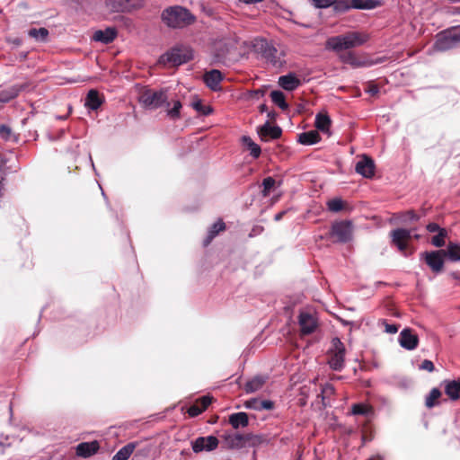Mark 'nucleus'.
I'll return each mask as SVG.
<instances>
[{
	"label": "nucleus",
	"instance_id": "obj_35",
	"mask_svg": "<svg viewBox=\"0 0 460 460\" xmlns=\"http://www.w3.org/2000/svg\"><path fill=\"white\" fill-rule=\"evenodd\" d=\"M440 396H441V391L437 387L432 388L430 390V392L429 393V394L425 398L426 407L429 409H431L434 406L438 405V400L440 398Z\"/></svg>",
	"mask_w": 460,
	"mask_h": 460
},
{
	"label": "nucleus",
	"instance_id": "obj_38",
	"mask_svg": "<svg viewBox=\"0 0 460 460\" xmlns=\"http://www.w3.org/2000/svg\"><path fill=\"white\" fill-rule=\"evenodd\" d=\"M264 438L261 435H255L252 433L244 434V447H255L263 443Z\"/></svg>",
	"mask_w": 460,
	"mask_h": 460
},
{
	"label": "nucleus",
	"instance_id": "obj_32",
	"mask_svg": "<svg viewBox=\"0 0 460 460\" xmlns=\"http://www.w3.org/2000/svg\"><path fill=\"white\" fill-rule=\"evenodd\" d=\"M351 9L371 10L376 8L379 2L377 0H351Z\"/></svg>",
	"mask_w": 460,
	"mask_h": 460
},
{
	"label": "nucleus",
	"instance_id": "obj_18",
	"mask_svg": "<svg viewBox=\"0 0 460 460\" xmlns=\"http://www.w3.org/2000/svg\"><path fill=\"white\" fill-rule=\"evenodd\" d=\"M29 87L28 83L17 84L10 86L7 89L0 91V103H7L15 99L21 92Z\"/></svg>",
	"mask_w": 460,
	"mask_h": 460
},
{
	"label": "nucleus",
	"instance_id": "obj_56",
	"mask_svg": "<svg viewBox=\"0 0 460 460\" xmlns=\"http://www.w3.org/2000/svg\"><path fill=\"white\" fill-rule=\"evenodd\" d=\"M426 229L430 233H438L442 228L437 223H429L427 225Z\"/></svg>",
	"mask_w": 460,
	"mask_h": 460
},
{
	"label": "nucleus",
	"instance_id": "obj_50",
	"mask_svg": "<svg viewBox=\"0 0 460 460\" xmlns=\"http://www.w3.org/2000/svg\"><path fill=\"white\" fill-rule=\"evenodd\" d=\"M211 402L212 398L210 396L204 395L197 402V404H199V407L202 408L204 411L210 405Z\"/></svg>",
	"mask_w": 460,
	"mask_h": 460
},
{
	"label": "nucleus",
	"instance_id": "obj_39",
	"mask_svg": "<svg viewBox=\"0 0 460 460\" xmlns=\"http://www.w3.org/2000/svg\"><path fill=\"white\" fill-rule=\"evenodd\" d=\"M372 407L366 403H355L351 406L352 415L367 416L372 413Z\"/></svg>",
	"mask_w": 460,
	"mask_h": 460
},
{
	"label": "nucleus",
	"instance_id": "obj_64",
	"mask_svg": "<svg viewBox=\"0 0 460 460\" xmlns=\"http://www.w3.org/2000/svg\"><path fill=\"white\" fill-rule=\"evenodd\" d=\"M3 191H4V184H3V182L0 181V198L3 196Z\"/></svg>",
	"mask_w": 460,
	"mask_h": 460
},
{
	"label": "nucleus",
	"instance_id": "obj_46",
	"mask_svg": "<svg viewBox=\"0 0 460 460\" xmlns=\"http://www.w3.org/2000/svg\"><path fill=\"white\" fill-rule=\"evenodd\" d=\"M181 109V102L177 100L173 102V106L172 109L167 111V115L173 120H176L180 118V111Z\"/></svg>",
	"mask_w": 460,
	"mask_h": 460
},
{
	"label": "nucleus",
	"instance_id": "obj_61",
	"mask_svg": "<svg viewBox=\"0 0 460 460\" xmlns=\"http://www.w3.org/2000/svg\"><path fill=\"white\" fill-rule=\"evenodd\" d=\"M259 110L261 113L263 112H266L268 108H267V105L266 104H261L260 107H259Z\"/></svg>",
	"mask_w": 460,
	"mask_h": 460
},
{
	"label": "nucleus",
	"instance_id": "obj_9",
	"mask_svg": "<svg viewBox=\"0 0 460 460\" xmlns=\"http://www.w3.org/2000/svg\"><path fill=\"white\" fill-rule=\"evenodd\" d=\"M234 39H221L214 43V59L216 62H224L231 50L235 49Z\"/></svg>",
	"mask_w": 460,
	"mask_h": 460
},
{
	"label": "nucleus",
	"instance_id": "obj_63",
	"mask_svg": "<svg viewBox=\"0 0 460 460\" xmlns=\"http://www.w3.org/2000/svg\"><path fill=\"white\" fill-rule=\"evenodd\" d=\"M352 59H353V57L351 55H349L348 58L346 59H344V60L346 62H349V63L352 64L353 63Z\"/></svg>",
	"mask_w": 460,
	"mask_h": 460
},
{
	"label": "nucleus",
	"instance_id": "obj_17",
	"mask_svg": "<svg viewBox=\"0 0 460 460\" xmlns=\"http://www.w3.org/2000/svg\"><path fill=\"white\" fill-rule=\"evenodd\" d=\"M443 252L444 251H432L421 254L427 265L436 273L442 271L444 268Z\"/></svg>",
	"mask_w": 460,
	"mask_h": 460
},
{
	"label": "nucleus",
	"instance_id": "obj_44",
	"mask_svg": "<svg viewBox=\"0 0 460 460\" xmlns=\"http://www.w3.org/2000/svg\"><path fill=\"white\" fill-rule=\"evenodd\" d=\"M447 235V232L445 228L441 229L438 234L434 235L431 240V243L435 247H442L445 245V239Z\"/></svg>",
	"mask_w": 460,
	"mask_h": 460
},
{
	"label": "nucleus",
	"instance_id": "obj_5",
	"mask_svg": "<svg viewBox=\"0 0 460 460\" xmlns=\"http://www.w3.org/2000/svg\"><path fill=\"white\" fill-rule=\"evenodd\" d=\"M330 235L335 242L346 243L353 238V224L350 220L335 221L332 224Z\"/></svg>",
	"mask_w": 460,
	"mask_h": 460
},
{
	"label": "nucleus",
	"instance_id": "obj_55",
	"mask_svg": "<svg viewBox=\"0 0 460 460\" xmlns=\"http://www.w3.org/2000/svg\"><path fill=\"white\" fill-rule=\"evenodd\" d=\"M365 91L371 95H376L379 93V87L373 83H369Z\"/></svg>",
	"mask_w": 460,
	"mask_h": 460
},
{
	"label": "nucleus",
	"instance_id": "obj_54",
	"mask_svg": "<svg viewBox=\"0 0 460 460\" xmlns=\"http://www.w3.org/2000/svg\"><path fill=\"white\" fill-rule=\"evenodd\" d=\"M263 231H264V227L262 226L256 225L252 228V230L249 234V237L252 238V237L260 235L261 234L263 233Z\"/></svg>",
	"mask_w": 460,
	"mask_h": 460
},
{
	"label": "nucleus",
	"instance_id": "obj_12",
	"mask_svg": "<svg viewBox=\"0 0 460 460\" xmlns=\"http://www.w3.org/2000/svg\"><path fill=\"white\" fill-rule=\"evenodd\" d=\"M256 46L258 51L269 63L274 66L281 65V61L278 58V49L273 44L268 42L266 40H261Z\"/></svg>",
	"mask_w": 460,
	"mask_h": 460
},
{
	"label": "nucleus",
	"instance_id": "obj_30",
	"mask_svg": "<svg viewBox=\"0 0 460 460\" xmlns=\"http://www.w3.org/2000/svg\"><path fill=\"white\" fill-rule=\"evenodd\" d=\"M443 254L451 261H460V243L449 242Z\"/></svg>",
	"mask_w": 460,
	"mask_h": 460
},
{
	"label": "nucleus",
	"instance_id": "obj_13",
	"mask_svg": "<svg viewBox=\"0 0 460 460\" xmlns=\"http://www.w3.org/2000/svg\"><path fill=\"white\" fill-rule=\"evenodd\" d=\"M390 236L392 238V244L396 246L400 252H404L411 238V230L396 228L390 233Z\"/></svg>",
	"mask_w": 460,
	"mask_h": 460
},
{
	"label": "nucleus",
	"instance_id": "obj_25",
	"mask_svg": "<svg viewBox=\"0 0 460 460\" xmlns=\"http://www.w3.org/2000/svg\"><path fill=\"white\" fill-rule=\"evenodd\" d=\"M230 425L234 429L245 428L249 425V418L246 412L239 411L229 416Z\"/></svg>",
	"mask_w": 460,
	"mask_h": 460
},
{
	"label": "nucleus",
	"instance_id": "obj_28",
	"mask_svg": "<svg viewBox=\"0 0 460 460\" xmlns=\"http://www.w3.org/2000/svg\"><path fill=\"white\" fill-rule=\"evenodd\" d=\"M315 128L323 133L330 135V128L332 124L331 118L327 114L318 113L315 116Z\"/></svg>",
	"mask_w": 460,
	"mask_h": 460
},
{
	"label": "nucleus",
	"instance_id": "obj_36",
	"mask_svg": "<svg viewBox=\"0 0 460 460\" xmlns=\"http://www.w3.org/2000/svg\"><path fill=\"white\" fill-rule=\"evenodd\" d=\"M270 98L272 102L279 106L281 110L286 111L288 108V104L286 102L285 95L281 91H272L270 93Z\"/></svg>",
	"mask_w": 460,
	"mask_h": 460
},
{
	"label": "nucleus",
	"instance_id": "obj_49",
	"mask_svg": "<svg viewBox=\"0 0 460 460\" xmlns=\"http://www.w3.org/2000/svg\"><path fill=\"white\" fill-rule=\"evenodd\" d=\"M260 404H261V400L260 399H256V398H252V399H250V400H247L244 403V406L247 408V409H252V410H255V411H260Z\"/></svg>",
	"mask_w": 460,
	"mask_h": 460
},
{
	"label": "nucleus",
	"instance_id": "obj_33",
	"mask_svg": "<svg viewBox=\"0 0 460 460\" xmlns=\"http://www.w3.org/2000/svg\"><path fill=\"white\" fill-rule=\"evenodd\" d=\"M136 443H128L122 447L112 457L111 460H128L134 452Z\"/></svg>",
	"mask_w": 460,
	"mask_h": 460
},
{
	"label": "nucleus",
	"instance_id": "obj_19",
	"mask_svg": "<svg viewBox=\"0 0 460 460\" xmlns=\"http://www.w3.org/2000/svg\"><path fill=\"white\" fill-rule=\"evenodd\" d=\"M258 134L261 140L269 141L270 139H278L281 137L282 129L279 126H271L269 121H266L258 129Z\"/></svg>",
	"mask_w": 460,
	"mask_h": 460
},
{
	"label": "nucleus",
	"instance_id": "obj_15",
	"mask_svg": "<svg viewBox=\"0 0 460 460\" xmlns=\"http://www.w3.org/2000/svg\"><path fill=\"white\" fill-rule=\"evenodd\" d=\"M376 165L374 160L364 155L356 164L355 171L364 178L370 179L375 175Z\"/></svg>",
	"mask_w": 460,
	"mask_h": 460
},
{
	"label": "nucleus",
	"instance_id": "obj_2",
	"mask_svg": "<svg viewBox=\"0 0 460 460\" xmlns=\"http://www.w3.org/2000/svg\"><path fill=\"white\" fill-rule=\"evenodd\" d=\"M368 37L366 34L351 31L344 35L332 37L326 41V48L336 52L358 47L367 42Z\"/></svg>",
	"mask_w": 460,
	"mask_h": 460
},
{
	"label": "nucleus",
	"instance_id": "obj_16",
	"mask_svg": "<svg viewBox=\"0 0 460 460\" xmlns=\"http://www.w3.org/2000/svg\"><path fill=\"white\" fill-rule=\"evenodd\" d=\"M399 344L407 350H413L418 347L419 337L413 333L410 328H404L401 331L398 338Z\"/></svg>",
	"mask_w": 460,
	"mask_h": 460
},
{
	"label": "nucleus",
	"instance_id": "obj_20",
	"mask_svg": "<svg viewBox=\"0 0 460 460\" xmlns=\"http://www.w3.org/2000/svg\"><path fill=\"white\" fill-rule=\"evenodd\" d=\"M279 85L288 92L297 89L301 85V80L295 73H288L279 77Z\"/></svg>",
	"mask_w": 460,
	"mask_h": 460
},
{
	"label": "nucleus",
	"instance_id": "obj_58",
	"mask_svg": "<svg viewBox=\"0 0 460 460\" xmlns=\"http://www.w3.org/2000/svg\"><path fill=\"white\" fill-rule=\"evenodd\" d=\"M6 163V159L4 155H0V172L4 174L7 173V169L4 167V164Z\"/></svg>",
	"mask_w": 460,
	"mask_h": 460
},
{
	"label": "nucleus",
	"instance_id": "obj_29",
	"mask_svg": "<svg viewBox=\"0 0 460 460\" xmlns=\"http://www.w3.org/2000/svg\"><path fill=\"white\" fill-rule=\"evenodd\" d=\"M265 382L266 377L261 376H256L245 384L244 390L247 394L257 392L262 388Z\"/></svg>",
	"mask_w": 460,
	"mask_h": 460
},
{
	"label": "nucleus",
	"instance_id": "obj_10",
	"mask_svg": "<svg viewBox=\"0 0 460 460\" xmlns=\"http://www.w3.org/2000/svg\"><path fill=\"white\" fill-rule=\"evenodd\" d=\"M191 449L194 453L211 452L217 448L219 440L215 436L198 437L191 441Z\"/></svg>",
	"mask_w": 460,
	"mask_h": 460
},
{
	"label": "nucleus",
	"instance_id": "obj_22",
	"mask_svg": "<svg viewBox=\"0 0 460 460\" xmlns=\"http://www.w3.org/2000/svg\"><path fill=\"white\" fill-rule=\"evenodd\" d=\"M118 32L114 27H107L104 30H98L94 31L93 40L103 44L111 43L117 37Z\"/></svg>",
	"mask_w": 460,
	"mask_h": 460
},
{
	"label": "nucleus",
	"instance_id": "obj_23",
	"mask_svg": "<svg viewBox=\"0 0 460 460\" xmlns=\"http://www.w3.org/2000/svg\"><path fill=\"white\" fill-rule=\"evenodd\" d=\"M445 394L451 401L460 399V379L458 380H444L442 382Z\"/></svg>",
	"mask_w": 460,
	"mask_h": 460
},
{
	"label": "nucleus",
	"instance_id": "obj_60",
	"mask_svg": "<svg viewBox=\"0 0 460 460\" xmlns=\"http://www.w3.org/2000/svg\"><path fill=\"white\" fill-rule=\"evenodd\" d=\"M286 214V210L280 211L277 213L274 217L275 221H279L283 218L284 215Z\"/></svg>",
	"mask_w": 460,
	"mask_h": 460
},
{
	"label": "nucleus",
	"instance_id": "obj_40",
	"mask_svg": "<svg viewBox=\"0 0 460 460\" xmlns=\"http://www.w3.org/2000/svg\"><path fill=\"white\" fill-rule=\"evenodd\" d=\"M192 108L204 116L213 113V108L209 105H204L200 100L194 101L191 103Z\"/></svg>",
	"mask_w": 460,
	"mask_h": 460
},
{
	"label": "nucleus",
	"instance_id": "obj_48",
	"mask_svg": "<svg viewBox=\"0 0 460 460\" xmlns=\"http://www.w3.org/2000/svg\"><path fill=\"white\" fill-rule=\"evenodd\" d=\"M314 6L316 8H328L330 6H333V3H335V0H312Z\"/></svg>",
	"mask_w": 460,
	"mask_h": 460
},
{
	"label": "nucleus",
	"instance_id": "obj_45",
	"mask_svg": "<svg viewBox=\"0 0 460 460\" xmlns=\"http://www.w3.org/2000/svg\"><path fill=\"white\" fill-rule=\"evenodd\" d=\"M0 137L5 141L16 139V137L13 135L11 128L7 125H0Z\"/></svg>",
	"mask_w": 460,
	"mask_h": 460
},
{
	"label": "nucleus",
	"instance_id": "obj_6",
	"mask_svg": "<svg viewBox=\"0 0 460 460\" xmlns=\"http://www.w3.org/2000/svg\"><path fill=\"white\" fill-rule=\"evenodd\" d=\"M192 58V53L190 49L181 48H173L162 55L159 58L160 64H172L173 66H180L187 63Z\"/></svg>",
	"mask_w": 460,
	"mask_h": 460
},
{
	"label": "nucleus",
	"instance_id": "obj_1",
	"mask_svg": "<svg viewBox=\"0 0 460 460\" xmlns=\"http://www.w3.org/2000/svg\"><path fill=\"white\" fill-rule=\"evenodd\" d=\"M163 22L172 29H183L196 21V16L190 11L181 5L165 8L161 14Z\"/></svg>",
	"mask_w": 460,
	"mask_h": 460
},
{
	"label": "nucleus",
	"instance_id": "obj_57",
	"mask_svg": "<svg viewBox=\"0 0 460 460\" xmlns=\"http://www.w3.org/2000/svg\"><path fill=\"white\" fill-rule=\"evenodd\" d=\"M385 332L391 334L396 333L398 332V327L395 324H389L385 323Z\"/></svg>",
	"mask_w": 460,
	"mask_h": 460
},
{
	"label": "nucleus",
	"instance_id": "obj_26",
	"mask_svg": "<svg viewBox=\"0 0 460 460\" xmlns=\"http://www.w3.org/2000/svg\"><path fill=\"white\" fill-rule=\"evenodd\" d=\"M321 140V137L317 130H310L298 135L297 141L301 145L311 146L318 143Z\"/></svg>",
	"mask_w": 460,
	"mask_h": 460
},
{
	"label": "nucleus",
	"instance_id": "obj_14",
	"mask_svg": "<svg viewBox=\"0 0 460 460\" xmlns=\"http://www.w3.org/2000/svg\"><path fill=\"white\" fill-rule=\"evenodd\" d=\"M298 323L301 329V332L304 335L313 333L318 325L317 318L314 314L309 312H300L298 316Z\"/></svg>",
	"mask_w": 460,
	"mask_h": 460
},
{
	"label": "nucleus",
	"instance_id": "obj_24",
	"mask_svg": "<svg viewBox=\"0 0 460 460\" xmlns=\"http://www.w3.org/2000/svg\"><path fill=\"white\" fill-rule=\"evenodd\" d=\"M99 448L100 446L96 440L92 442H82L76 447V455L82 457H89L94 455Z\"/></svg>",
	"mask_w": 460,
	"mask_h": 460
},
{
	"label": "nucleus",
	"instance_id": "obj_62",
	"mask_svg": "<svg viewBox=\"0 0 460 460\" xmlns=\"http://www.w3.org/2000/svg\"><path fill=\"white\" fill-rule=\"evenodd\" d=\"M276 115H277V114H276V112H275V111H270V112H268V117H269L270 119H275Z\"/></svg>",
	"mask_w": 460,
	"mask_h": 460
},
{
	"label": "nucleus",
	"instance_id": "obj_47",
	"mask_svg": "<svg viewBox=\"0 0 460 460\" xmlns=\"http://www.w3.org/2000/svg\"><path fill=\"white\" fill-rule=\"evenodd\" d=\"M400 218L402 222L418 221L420 219V216L417 215L413 210H408L402 213Z\"/></svg>",
	"mask_w": 460,
	"mask_h": 460
},
{
	"label": "nucleus",
	"instance_id": "obj_21",
	"mask_svg": "<svg viewBox=\"0 0 460 460\" xmlns=\"http://www.w3.org/2000/svg\"><path fill=\"white\" fill-rule=\"evenodd\" d=\"M222 80L223 75L217 69H212L204 75V82L206 85L214 92L221 90L220 83Z\"/></svg>",
	"mask_w": 460,
	"mask_h": 460
},
{
	"label": "nucleus",
	"instance_id": "obj_34",
	"mask_svg": "<svg viewBox=\"0 0 460 460\" xmlns=\"http://www.w3.org/2000/svg\"><path fill=\"white\" fill-rule=\"evenodd\" d=\"M242 141H243V145H245L247 146V148L250 151V155L253 158H258L261 155V146L259 145H257L256 143H254L250 137L243 136L242 137Z\"/></svg>",
	"mask_w": 460,
	"mask_h": 460
},
{
	"label": "nucleus",
	"instance_id": "obj_8",
	"mask_svg": "<svg viewBox=\"0 0 460 460\" xmlns=\"http://www.w3.org/2000/svg\"><path fill=\"white\" fill-rule=\"evenodd\" d=\"M139 101L146 108L156 109L166 102L167 96L164 91L148 90L141 94Z\"/></svg>",
	"mask_w": 460,
	"mask_h": 460
},
{
	"label": "nucleus",
	"instance_id": "obj_52",
	"mask_svg": "<svg viewBox=\"0 0 460 460\" xmlns=\"http://www.w3.org/2000/svg\"><path fill=\"white\" fill-rule=\"evenodd\" d=\"M203 412V409L199 407V404H194V405H191L189 409H188V414L190 416V417H196V416H199V414H201Z\"/></svg>",
	"mask_w": 460,
	"mask_h": 460
},
{
	"label": "nucleus",
	"instance_id": "obj_41",
	"mask_svg": "<svg viewBox=\"0 0 460 460\" xmlns=\"http://www.w3.org/2000/svg\"><path fill=\"white\" fill-rule=\"evenodd\" d=\"M326 205L328 210L334 213L340 212L341 210L343 209L344 207L343 201L341 198L330 199L329 201H327Z\"/></svg>",
	"mask_w": 460,
	"mask_h": 460
},
{
	"label": "nucleus",
	"instance_id": "obj_27",
	"mask_svg": "<svg viewBox=\"0 0 460 460\" xmlns=\"http://www.w3.org/2000/svg\"><path fill=\"white\" fill-rule=\"evenodd\" d=\"M102 100L96 90H90L86 95L84 105L92 110L96 111L101 107Z\"/></svg>",
	"mask_w": 460,
	"mask_h": 460
},
{
	"label": "nucleus",
	"instance_id": "obj_53",
	"mask_svg": "<svg viewBox=\"0 0 460 460\" xmlns=\"http://www.w3.org/2000/svg\"><path fill=\"white\" fill-rule=\"evenodd\" d=\"M260 411L262 410H272L274 408V402L270 400H261Z\"/></svg>",
	"mask_w": 460,
	"mask_h": 460
},
{
	"label": "nucleus",
	"instance_id": "obj_11",
	"mask_svg": "<svg viewBox=\"0 0 460 460\" xmlns=\"http://www.w3.org/2000/svg\"><path fill=\"white\" fill-rule=\"evenodd\" d=\"M221 438L224 448L234 450L244 447V434L226 430L222 434Z\"/></svg>",
	"mask_w": 460,
	"mask_h": 460
},
{
	"label": "nucleus",
	"instance_id": "obj_42",
	"mask_svg": "<svg viewBox=\"0 0 460 460\" xmlns=\"http://www.w3.org/2000/svg\"><path fill=\"white\" fill-rule=\"evenodd\" d=\"M351 0H335L333 3V10L336 13H345L351 9Z\"/></svg>",
	"mask_w": 460,
	"mask_h": 460
},
{
	"label": "nucleus",
	"instance_id": "obj_37",
	"mask_svg": "<svg viewBox=\"0 0 460 460\" xmlns=\"http://www.w3.org/2000/svg\"><path fill=\"white\" fill-rule=\"evenodd\" d=\"M28 35L38 41L45 42L49 37V31L46 28H32L28 31Z\"/></svg>",
	"mask_w": 460,
	"mask_h": 460
},
{
	"label": "nucleus",
	"instance_id": "obj_7",
	"mask_svg": "<svg viewBox=\"0 0 460 460\" xmlns=\"http://www.w3.org/2000/svg\"><path fill=\"white\" fill-rule=\"evenodd\" d=\"M146 0H105L111 13H131L145 5Z\"/></svg>",
	"mask_w": 460,
	"mask_h": 460
},
{
	"label": "nucleus",
	"instance_id": "obj_31",
	"mask_svg": "<svg viewBox=\"0 0 460 460\" xmlns=\"http://www.w3.org/2000/svg\"><path fill=\"white\" fill-rule=\"evenodd\" d=\"M225 228L226 225L222 219H218L215 222L208 231V236L204 241V245H208L218 234V233L225 230Z\"/></svg>",
	"mask_w": 460,
	"mask_h": 460
},
{
	"label": "nucleus",
	"instance_id": "obj_4",
	"mask_svg": "<svg viewBox=\"0 0 460 460\" xmlns=\"http://www.w3.org/2000/svg\"><path fill=\"white\" fill-rule=\"evenodd\" d=\"M345 352V346L341 341L338 337L332 338L328 360V364L332 370H342L344 367Z\"/></svg>",
	"mask_w": 460,
	"mask_h": 460
},
{
	"label": "nucleus",
	"instance_id": "obj_43",
	"mask_svg": "<svg viewBox=\"0 0 460 460\" xmlns=\"http://www.w3.org/2000/svg\"><path fill=\"white\" fill-rule=\"evenodd\" d=\"M275 180L272 177H266L262 181L261 196L267 198L270 195V190L275 186Z\"/></svg>",
	"mask_w": 460,
	"mask_h": 460
},
{
	"label": "nucleus",
	"instance_id": "obj_59",
	"mask_svg": "<svg viewBox=\"0 0 460 460\" xmlns=\"http://www.w3.org/2000/svg\"><path fill=\"white\" fill-rule=\"evenodd\" d=\"M323 393H325V394H333L334 393V387L332 385H329L327 384L323 388Z\"/></svg>",
	"mask_w": 460,
	"mask_h": 460
},
{
	"label": "nucleus",
	"instance_id": "obj_51",
	"mask_svg": "<svg viewBox=\"0 0 460 460\" xmlns=\"http://www.w3.org/2000/svg\"><path fill=\"white\" fill-rule=\"evenodd\" d=\"M419 368L420 370H426L428 372H433L435 369V366L433 362L429 359H424L420 365Z\"/></svg>",
	"mask_w": 460,
	"mask_h": 460
},
{
	"label": "nucleus",
	"instance_id": "obj_3",
	"mask_svg": "<svg viewBox=\"0 0 460 460\" xmlns=\"http://www.w3.org/2000/svg\"><path fill=\"white\" fill-rule=\"evenodd\" d=\"M460 45V25L447 28L436 35L433 49L445 52Z\"/></svg>",
	"mask_w": 460,
	"mask_h": 460
}]
</instances>
